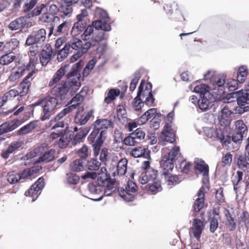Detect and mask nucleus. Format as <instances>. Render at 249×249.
<instances>
[{"label":"nucleus","mask_w":249,"mask_h":249,"mask_svg":"<svg viewBox=\"0 0 249 249\" xmlns=\"http://www.w3.org/2000/svg\"><path fill=\"white\" fill-rule=\"evenodd\" d=\"M195 163L196 173L202 174L204 177H207L209 175V166L204 161L196 158L195 160Z\"/></svg>","instance_id":"nucleus-21"},{"label":"nucleus","mask_w":249,"mask_h":249,"mask_svg":"<svg viewBox=\"0 0 249 249\" xmlns=\"http://www.w3.org/2000/svg\"><path fill=\"white\" fill-rule=\"evenodd\" d=\"M7 177V180L10 184H15L21 180V177L19 174H15L14 172H9Z\"/></svg>","instance_id":"nucleus-58"},{"label":"nucleus","mask_w":249,"mask_h":249,"mask_svg":"<svg viewBox=\"0 0 249 249\" xmlns=\"http://www.w3.org/2000/svg\"><path fill=\"white\" fill-rule=\"evenodd\" d=\"M27 17H20L11 21L8 25V28L11 31L23 29L26 24Z\"/></svg>","instance_id":"nucleus-23"},{"label":"nucleus","mask_w":249,"mask_h":249,"mask_svg":"<svg viewBox=\"0 0 249 249\" xmlns=\"http://www.w3.org/2000/svg\"><path fill=\"white\" fill-rule=\"evenodd\" d=\"M88 189L89 192L93 195L99 194L103 190V187L101 185L94 183H89Z\"/></svg>","instance_id":"nucleus-55"},{"label":"nucleus","mask_w":249,"mask_h":249,"mask_svg":"<svg viewBox=\"0 0 249 249\" xmlns=\"http://www.w3.org/2000/svg\"><path fill=\"white\" fill-rule=\"evenodd\" d=\"M203 229L204 224L203 222L200 219H195L193 222L192 227L189 231L191 238L194 237L199 241Z\"/></svg>","instance_id":"nucleus-15"},{"label":"nucleus","mask_w":249,"mask_h":249,"mask_svg":"<svg viewBox=\"0 0 249 249\" xmlns=\"http://www.w3.org/2000/svg\"><path fill=\"white\" fill-rule=\"evenodd\" d=\"M44 178L42 177L39 178L28 191L25 192V195L31 196L32 197V201H35L40 195V191L44 188Z\"/></svg>","instance_id":"nucleus-12"},{"label":"nucleus","mask_w":249,"mask_h":249,"mask_svg":"<svg viewBox=\"0 0 249 249\" xmlns=\"http://www.w3.org/2000/svg\"><path fill=\"white\" fill-rule=\"evenodd\" d=\"M55 150L53 149L49 150L44 152L41 156H40L38 160L35 161L34 162H48L52 161L54 159Z\"/></svg>","instance_id":"nucleus-37"},{"label":"nucleus","mask_w":249,"mask_h":249,"mask_svg":"<svg viewBox=\"0 0 249 249\" xmlns=\"http://www.w3.org/2000/svg\"><path fill=\"white\" fill-rule=\"evenodd\" d=\"M112 122L107 119H98L93 124V127L100 131L103 129H107L112 125Z\"/></svg>","instance_id":"nucleus-34"},{"label":"nucleus","mask_w":249,"mask_h":249,"mask_svg":"<svg viewBox=\"0 0 249 249\" xmlns=\"http://www.w3.org/2000/svg\"><path fill=\"white\" fill-rule=\"evenodd\" d=\"M157 171L152 170L147 172H143L139 176V181L142 184H149L156 179Z\"/></svg>","instance_id":"nucleus-19"},{"label":"nucleus","mask_w":249,"mask_h":249,"mask_svg":"<svg viewBox=\"0 0 249 249\" xmlns=\"http://www.w3.org/2000/svg\"><path fill=\"white\" fill-rule=\"evenodd\" d=\"M66 77L67 79L64 82L71 96H72L77 91L81 86L82 79L78 64L73 65L71 71L66 75Z\"/></svg>","instance_id":"nucleus-4"},{"label":"nucleus","mask_w":249,"mask_h":249,"mask_svg":"<svg viewBox=\"0 0 249 249\" xmlns=\"http://www.w3.org/2000/svg\"><path fill=\"white\" fill-rule=\"evenodd\" d=\"M210 82L213 85L215 86L214 88V89H216V86L217 87V90L219 94H223L225 92V89L226 88V82L224 78L212 77L210 79Z\"/></svg>","instance_id":"nucleus-27"},{"label":"nucleus","mask_w":249,"mask_h":249,"mask_svg":"<svg viewBox=\"0 0 249 249\" xmlns=\"http://www.w3.org/2000/svg\"><path fill=\"white\" fill-rule=\"evenodd\" d=\"M99 135L97 137L94 143L92 144L93 150L94 151V155L98 154L100 147L107 137V131L106 130H101L99 132Z\"/></svg>","instance_id":"nucleus-32"},{"label":"nucleus","mask_w":249,"mask_h":249,"mask_svg":"<svg viewBox=\"0 0 249 249\" xmlns=\"http://www.w3.org/2000/svg\"><path fill=\"white\" fill-rule=\"evenodd\" d=\"M165 182L168 185H174L179 182L178 178L176 175H171L169 172H163Z\"/></svg>","instance_id":"nucleus-43"},{"label":"nucleus","mask_w":249,"mask_h":249,"mask_svg":"<svg viewBox=\"0 0 249 249\" xmlns=\"http://www.w3.org/2000/svg\"><path fill=\"white\" fill-rule=\"evenodd\" d=\"M225 224L227 228L230 231H233L235 230L236 227V223L235 221L234 218L231 216V213L228 211H226L225 212Z\"/></svg>","instance_id":"nucleus-36"},{"label":"nucleus","mask_w":249,"mask_h":249,"mask_svg":"<svg viewBox=\"0 0 249 249\" xmlns=\"http://www.w3.org/2000/svg\"><path fill=\"white\" fill-rule=\"evenodd\" d=\"M241 84L238 81L237 79L236 80L230 79L226 82V88L229 91H234L238 88Z\"/></svg>","instance_id":"nucleus-54"},{"label":"nucleus","mask_w":249,"mask_h":249,"mask_svg":"<svg viewBox=\"0 0 249 249\" xmlns=\"http://www.w3.org/2000/svg\"><path fill=\"white\" fill-rule=\"evenodd\" d=\"M53 49L50 44H47L42 49L40 56V63L42 66H46L52 59Z\"/></svg>","instance_id":"nucleus-17"},{"label":"nucleus","mask_w":249,"mask_h":249,"mask_svg":"<svg viewBox=\"0 0 249 249\" xmlns=\"http://www.w3.org/2000/svg\"><path fill=\"white\" fill-rule=\"evenodd\" d=\"M145 137V132L141 128L136 129L125 137L124 140V143L127 146H135L142 142Z\"/></svg>","instance_id":"nucleus-7"},{"label":"nucleus","mask_w":249,"mask_h":249,"mask_svg":"<svg viewBox=\"0 0 249 249\" xmlns=\"http://www.w3.org/2000/svg\"><path fill=\"white\" fill-rule=\"evenodd\" d=\"M51 94L61 101H66L71 95L64 81L54 86L51 90Z\"/></svg>","instance_id":"nucleus-9"},{"label":"nucleus","mask_w":249,"mask_h":249,"mask_svg":"<svg viewBox=\"0 0 249 249\" xmlns=\"http://www.w3.org/2000/svg\"><path fill=\"white\" fill-rule=\"evenodd\" d=\"M128 152L129 155L135 158L143 157L148 159L150 157V151L145 147L139 146L132 149Z\"/></svg>","instance_id":"nucleus-22"},{"label":"nucleus","mask_w":249,"mask_h":249,"mask_svg":"<svg viewBox=\"0 0 249 249\" xmlns=\"http://www.w3.org/2000/svg\"><path fill=\"white\" fill-rule=\"evenodd\" d=\"M95 15L98 19L92 21V25L88 26L85 29L81 38L84 42L96 41L93 48L96 47V53H103L107 44L106 43H101L100 42L107 39L108 36L105 32L111 30L109 23V18L106 11L101 8L96 9Z\"/></svg>","instance_id":"nucleus-1"},{"label":"nucleus","mask_w":249,"mask_h":249,"mask_svg":"<svg viewBox=\"0 0 249 249\" xmlns=\"http://www.w3.org/2000/svg\"><path fill=\"white\" fill-rule=\"evenodd\" d=\"M76 153L81 158L86 159L89 156V151L88 146L84 144L81 148L77 151Z\"/></svg>","instance_id":"nucleus-59"},{"label":"nucleus","mask_w":249,"mask_h":249,"mask_svg":"<svg viewBox=\"0 0 249 249\" xmlns=\"http://www.w3.org/2000/svg\"><path fill=\"white\" fill-rule=\"evenodd\" d=\"M38 0H23V9L25 12L32 10L38 2Z\"/></svg>","instance_id":"nucleus-51"},{"label":"nucleus","mask_w":249,"mask_h":249,"mask_svg":"<svg viewBox=\"0 0 249 249\" xmlns=\"http://www.w3.org/2000/svg\"><path fill=\"white\" fill-rule=\"evenodd\" d=\"M70 142V138L66 134H63L60 136L58 142V146L61 148L66 147Z\"/></svg>","instance_id":"nucleus-62"},{"label":"nucleus","mask_w":249,"mask_h":249,"mask_svg":"<svg viewBox=\"0 0 249 249\" xmlns=\"http://www.w3.org/2000/svg\"><path fill=\"white\" fill-rule=\"evenodd\" d=\"M248 73L247 66H242L239 68L237 71V78L240 84H242L245 81Z\"/></svg>","instance_id":"nucleus-48"},{"label":"nucleus","mask_w":249,"mask_h":249,"mask_svg":"<svg viewBox=\"0 0 249 249\" xmlns=\"http://www.w3.org/2000/svg\"><path fill=\"white\" fill-rule=\"evenodd\" d=\"M37 124L36 122H31L27 124L22 126L18 131V135H24L31 132L33 130L35 129Z\"/></svg>","instance_id":"nucleus-41"},{"label":"nucleus","mask_w":249,"mask_h":249,"mask_svg":"<svg viewBox=\"0 0 249 249\" xmlns=\"http://www.w3.org/2000/svg\"><path fill=\"white\" fill-rule=\"evenodd\" d=\"M203 131L206 137L213 141H219L223 147L228 150L231 149V138L226 134L224 127H204Z\"/></svg>","instance_id":"nucleus-2"},{"label":"nucleus","mask_w":249,"mask_h":249,"mask_svg":"<svg viewBox=\"0 0 249 249\" xmlns=\"http://www.w3.org/2000/svg\"><path fill=\"white\" fill-rule=\"evenodd\" d=\"M61 113V111L58 113L53 119H52L49 123V126L52 127V129H54L56 128H65L68 125L67 123L61 120L66 115L58 117V115Z\"/></svg>","instance_id":"nucleus-29"},{"label":"nucleus","mask_w":249,"mask_h":249,"mask_svg":"<svg viewBox=\"0 0 249 249\" xmlns=\"http://www.w3.org/2000/svg\"><path fill=\"white\" fill-rule=\"evenodd\" d=\"M24 70V67H21V66L13 68L11 71V75L9 77L11 80L15 81L22 76L25 74Z\"/></svg>","instance_id":"nucleus-45"},{"label":"nucleus","mask_w":249,"mask_h":249,"mask_svg":"<svg viewBox=\"0 0 249 249\" xmlns=\"http://www.w3.org/2000/svg\"><path fill=\"white\" fill-rule=\"evenodd\" d=\"M101 162L96 159H92L88 161L86 166L89 170L96 171L99 169Z\"/></svg>","instance_id":"nucleus-53"},{"label":"nucleus","mask_w":249,"mask_h":249,"mask_svg":"<svg viewBox=\"0 0 249 249\" xmlns=\"http://www.w3.org/2000/svg\"><path fill=\"white\" fill-rule=\"evenodd\" d=\"M46 36V30L43 28L34 31L28 36L26 44L28 46L36 44V47L38 48L45 41Z\"/></svg>","instance_id":"nucleus-8"},{"label":"nucleus","mask_w":249,"mask_h":249,"mask_svg":"<svg viewBox=\"0 0 249 249\" xmlns=\"http://www.w3.org/2000/svg\"><path fill=\"white\" fill-rule=\"evenodd\" d=\"M144 105V103L142 101V98L136 96L133 101V108L136 111L140 110L142 107Z\"/></svg>","instance_id":"nucleus-64"},{"label":"nucleus","mask_w":249,"mask_h":249,"mask_svg":"<svg viewBox=\"0 0 249 249\" xmlns=\"http://www.w3.org/2000/svg\"><path fill=\"white\" fill-rule=\"evenodd\" d=\"M73 11L72 6L67 5L63 2L58 8L60 16L63 18L71 17Z\"/></svg>","instance_id":"nucleus-39"},{"label":"nucleus","mask_w":249,"mask_h":249,"mask_svg":"<svg viewBox=\"0 0 249 249\" xmlns=\"http://www.w3.org/2000/svg\"><path fill=\"white\" fill-rule=\"evenodd\" d=\"M171 127V124H167L164 126L163 130L162 131L161 138L165 141L173 143L176 140L175 135L174 133L172 131Z\"/></svg>","instance_id":"nucleus-25"},{"label":"nucleus","mask_w":249,"mask_h":249,"mask_svg":"<svg viewBox=\"0 0 249 249\" xmlns=\"http://www.w3.org/2000/svg\"><path fill=\"white\" fill-rule=\"evenodd\" d=\"M111 173L107 174V169L105 167H102L100 170V172L97 175V179L99 181L106 184H114L115 179L111 178Z\"/></svg>","instance_id":"nucleus-24"},{"label":"nucleus","mask_w":249,"mask_h":249,"mask_svg":"<svg viewBox=\"0 0 249 249\" xmlns=\"http://www.w3.org/2000/svg\"><path fill=\"white\" fill-rule=\"evenodd\" d=\"M235 128L231 140L234 142H240L244 136L247 135L248 128L246 125L241 120H237L235 123Z\"/></svg>","instance_id":"nucleus-11"},{"label":"nucleus","mask_w":249,"mask_h":249,"mask_svg":"<svg viewBox=\"0 0 249 249\" xmlns=\"http://www.w3.org/2000/svg\"><path fill=\"white\" fill-rule=\"evenodd\" d=\"M137 185L132 181H128L125 189L120 188L118 189L119 196L125 201L129 202L133 200L134 195L133 193L137 190Z\"/></svg>","instance_id":"nucleus-10"},{"label":"nucleus","mask_w":249,"mask_h":249,"mask_svg":"<svg viewBox=\"0 0 249 249\" xmlns=\"http://www.w3.org/2000/svg\"><path fill=\"white\" fill-rule=\"evenodd\" d=\"M16 58V56L14 53H7L0 57V64L2 65H8L13 62Z\"/></svg>","instance_id":"nucleus-44"},{"label":"nucleus","mask_w":249,"mask_h":249,"mask_svg":"<svg viewBox=\"0 0 249 249\" xmlns=\"http://www.w3.org/2000/svg\"><path fill=\"white\" fill-rule=\"evenodd\" d=\"M35 60L34 59H30L29 62L26 65H22L21 67H24V72L25 74L28 72L26 77H29V79H33V75L35 74Z\"/></svg>","instance_id":"nucleus-38"},{"label":"nucleus","mask_w":249,"mask_h":249,"mask_svg":"<svg viewBox=\"0 0 249 249\" xmlns=\"http://www.w3.org/2000/svg\"><path fill=\"white\" fill-rule=\"evenodd\" d=\"M92 114L93 111L91 110L88 111L87 113L83 115H80L78 112H77L74 119L75 123L80 125H84L89 120Z\"/></svg>","instance_id":"nucleus-35"},{"label":"nucleus","mask_w":249,"mask_h":249,"mask_svg":"<svg viewBox=\"0 0 249 249\" xmlns=\"http://www.w3.org/2000/svg\"><path fill=\"white\" fill-rule=\"evenodd\" d=\"M86 22L77 21L74 24L72 28L71 31V34L73 36H76L79 35L82 32H84V30L86 28Z\"/></svg>","instance_id":"nucleus-42"},{"label":"nucleus","mask_w":249,"mask_h":249,"mask_svg":"<svg viewBox=\"0 0 249 249\" xmlns=\"http://www.w3.org/2000/svg\"><path fill=\"white\" fill-rule=\"evenodd\" d=\"M41 106L42 111L40 116L42 121L50 119L56 110V106L58 104V99L54 97L48 95L38 102Z\"/></svg>","instance_id":"nucleus-5"},{"label":"nucleus","mask_w":249,"mask_h":249,"mask_svg":"<svg viewBox=\"0 0 249 249\" xmlns=\"http://www.w3.org/2000/svg\"><path fill=\"white\" fill-rule=\"evenodd\" d=\"M83 95L81 94L77 93L73 97L71 103L68 104L62 111L61 113L58 115V117H61L64 115H66L72 110L76 108V107L80 105L84 100Z\"/></svg>","instance_id":"nucleus-13"},{"label":"nucleus","mask_w":249,"mask_h":249,"mask_svg":"<svg viewBox=\"0 0 249 249\" xmlns=\"http://www.w3.org/2000/svg\"><path fill=\"white\" fill-rule=\"evenodd\" d=\"M148 185L149 191L153 194H155L162 190L160 182L158 179L157 177L154 181L150 182Z\"/></svg>","instance_id":"nucleus-49"},{"label":"nucleus","mask_w":249,"mask_h":249,"mask_svg":"<svg viewBox=\"0 0 249 249\" xmlns=\"http://www.w3.org/2000/svg\"><path fill=\"white\" fill-rule=\"evenodd\" d=\"M235 94L238 106H245L249 104V92L242 89L236 92Z\"/></svg>","instance_id":"nucleus-28"},{"label":"nucleus","mask_w":249,"mask_h":249,"mask_svg":"<svg viewBox=\"0 0 249 249\" xmlns=\"http://www.w3.org/2000/svg\"><path fill=\"white\" fill-rule=\"evenodd\" d=\"M69 28L70 23L67 21H64L58 25L56 29H54L53 26H51L49 28V36H51L52 34L55 36H59L61 34H66L69 31Z\"/></svg>","instance_id":"nucleus-18"},{"label":"nucleus","mask_w":249,"mask_h":249,"mask_svg":"<svg viewBox=\"0 0 249 249\" xmlns=\"http://www.w3.org/2000/svg\"><path fill=\"white\" fill-rule=\"evenodd\" d=\"M55 17L53 13H45L42 14L40 18V20L43 22H51L54 19Z\"/></svg>","instance_id":"nucleus-63"},{"label":"nucleus","mask_w":249,"mask_h":249,"mask_svg":"<svg viewBox=\"0 0 249 249\" xmlns=\"http://www.w3.org/2000/svg\"><path fill=\"white\" fill-rule=\"evenodd\" d=\"M151 88L152 84L151 83H148L141 96L144 104L148 107L155 106L154 104L155 98L152 93Z\"/></svg>","instance_id":"nucleus-16"},{"label":"nucleus","mask_w":249,"mask_h":249,"mask_svg":"<svg viewBox=\"0 0 249 249\" xmlns=\"http://www.w3.org/2000/svg\"><path fill=\"white\" fill-rule=\"evenodd\" d=\"M66 179L69 184L75 185L79 182V177L75 174L69 173L66 174Z\"/></svg>","instance_id":"nucleus-56"},{"label":"nucleus","mask_w":249,"mask_h":249,"mask_svg":"<svg viewBox=\"0 0 249 249\" xmlns=\"http://www.w3.org/2000/svg\"><path fill=\"white\" fill-rule=\"evenodd\" d=\"M179 147L177 146L173 147L169 152L165 153L160 161V167L163 172L172 171L174 164L180 156Z\"/></svg>","instance_id":"nucleus-6"},{"label":"nucleus","mask_w":249,"mask_h":249,"mask_svg":"<svg viewBox=\"0 0 249 249\" xmlns=\"http://www.w3.org/2000/svg\"><path fill=\"white\" fill-rule=\"evenodd\" d=\"M218 218L216 216H213L210 220V230L212 233L215 231L218 227L219 222Z\"/></svg>","instance_id":"nucleus-61"},{"label":"nucleus","mask_w":249,"mask_h":249,"mask_svg":"<svg viewBox=\"0 0 249 249\" xmlns=\"http://www.w3.org/2000/svg\"><path fill=\"white\" fill-rule=\"evenodd\" d=\"M120 93V91L118 89H111L109 90L107 96L105 97L104 102L108 104L112 101L115 99L116 97L118 96Z\"/></svg>","instance_id":"nucleus-47"},{"label":"nucleus","mask_w":249,"mask_h":249,"mask_svg":"<svg viewBox=\"0 0 249 249\" xmlns=\"http://www.w3.org/2000/svg\"><path fill=\"white\" fill-rule=\"evenodd\" d=\"M83 41L82 39L74 37L65 44L70 49L71 53H72L73 51H74L71 58V62H73L76 61L84 53H86L90 48H93L94 43L96 41L94 40L91 42H84Z\"/></svg>","instance_id":"nucleus-3"},{"label":"nucleus","mask_w":249,"mask_h":249,"mask_svg":"<svg viewBox=\"0 0 249 249\" xmlns=\"http://www.w3.org/2000/svg\"><path fill=\"white\" fill-rule=\"evenodd\" d=\"M204 188L201 187L197 193V198L194 202V209L196 212H199L204 206Z\"/></svg>","instance_id":"nucleus-30"},{"label":"nucleus","mask_w":249,"mask_h":249,"mask_svg":"<svg viewBox=\"0 0 249 249\" xmlns=\"http://www.w3.org/2000/svg\"><path fill=\"white\" fill-rule=\"evenodd\" d=\"M128 160L126 158L121 159L118 162L117 166H112L109 168L111 176L115 177L117 176L124 175L127 170Z\"/></svg>","instance_id":"nucleus-14"},{"label":"nucleus","mask_w":249,"mask_h":249,"mask_svg":"<svg viewBox=\"0 0 249 249\" xmlns=\"http://www.w3.org/2000/svg\"><path fill=\"white\" fill-rule=\"evenodd\" d=\"M237 165L242 170L245 171L249 169V151L239 156Z\"/></svg>","instance_id":"nucleus-31"},{"label":"nucleus","mask_w":249,"mask_h":249,"mask_svg":"<svg viewBox=\"0 0 249 249\" xmlns=\"http://www.w3.org/2000/svg\"><path fill=\"white\" fill-rule=\"evenodd\" d=\"M68 67L69 65H65L61 67L54 74L52 81H50L49 86L52 87L54 84L58 82L67 72Z\"/></svg>","instance_id":"nucleus-26"},{"label":"nucleus","mask_w":249,"mask_h":249,"mask_svg":"<svg viewBox=\"0 0 249 249\" xmlns=\"http://www.w3.org/2000/svg\"><path fill=\"white\" fill-rule=\"evenodd\" d=\"M209 87L206 84H200L196 86L194 88V91L197 93H200L201 95H204L206 93H210ZM201 95H200L201 96Z\"/></svg>","instance_id":"nucleus-57"},{"label":"nucleus","mask_w":249,"mask_h":249,"mask_svg":"<svg viewBox=\"0 0 249 249\" xmlns=\"http://www.w3.org/2000/svg\"><path fill=\"white\" fill-rule=\"evenodd\" d=\"M21 146V142H12L6 150L1 153V155L4 159H6L9 158L11 154H12L15 150L20 147Z\"/></svg>","instance_id":"nucleus-40"},{"label":"nucleus","mask_w":249,"mask_h":249,"mask_svg":"<svg viewBox=\"0 0 249 249\" xmlns=\"http://www.w3.org/2000/svg\"><path fill=\"white\" fill-rule=\"evenodd\" d=\"M71 53L70 49L65 44L63 48L59 52L57 55V59L59 62L63 61L68 55L69 53Z\"/></svg>","instance_id":"nucleus-52"},{"label":"nucleus","mask_w":249,"mask_h":249,"mask_svg":"<svg viewBox=\"0 0 249 249\" xmlns=\"http://www.w3.org/2000/svg\"><path fill=\"white\" fill-rule=\"evenodd\" d=\"M71 170L75 172H80L85 168V164L81 159H77L73 161L70 165Z\"/></svg>","instance_id":"nucleus-46"},{"label":"nucleus","mask_w":249,"mask_h":249,"mask_svg":"<svg viewBox=\"0 0 249 249\" xmlns=\"http://www.w3.org/2000/svg\"><path fill=\"white\" fill-rule=\"evenodd\" d=\"M210 97L211 98L212 97L210 93H206L204 95L201 96V98L198 100L197 106L201 111H207L213 106V102Z\"/></svg>","instance_id":"nucleus-20"},{"label":"nucleus","mask_w":249,"mask_h":249,"mask_svg":"<svg viewBox=\"0 0 249 249\" xmlns=\"http://www.w3.org/2000/svg\"><path fill=\"white\" fill-rule=\"evenodd\" d=\"M33 79H29V77H25L18 87V90L20 96L26 95L29 90L31 82Z\"/></svg>","instance_id":"nucleus-33"},{"label":"nucleus","mask_w":249,"mask_h":249,"mask_svg":"<svg viewBox=\"0 0 249 249\" xmlns=\"http://www.w3.org/2000/svg\"><path fill=\"white\" fill-rule=\"evenodd\" d=\"M17 127L15 123L9 124L5 123L0 125V135L8 132H10Z\"/></svg>","instance_id":"nucleus-50"},{"label":"nucleus","mask_w":249,"mask_h":249,"mask_svg":"<svg viewBox=\"0 0 249 249\" xmlns=\"http://www.w3.org/2000/svg\"><path fill=\"white\" fill-rule=\"evenodd\" d=\"M231 114V111L229 109L228 107L225 106L221 110L220 115L221 119L228 121L230 120Z\"/></svg>","instance_id":"nucleus-60"}]
</instances>
